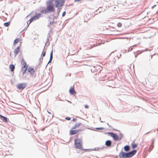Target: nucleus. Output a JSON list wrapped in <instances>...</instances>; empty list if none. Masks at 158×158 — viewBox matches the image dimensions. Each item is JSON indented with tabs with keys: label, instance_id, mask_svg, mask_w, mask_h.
<instances>
[{
	"label": "nucleus",
	"instance_id": "1",
	"mask_svg": "<svg viewBox=\"0 0 158 158\" xmlns=\"http://www.w3.org/2000/svg\"><path fill=\"white\" fill-rule=\"evenodd\" d=\"M53 0H49L46 2V7L41 10L42 14H47L48 13H53L55 11V8L53 3Z\"/></svg>",
	"mask_w": 158,
	"mask_h": 158
},
{
	"label": "nucleus",
	"instance_id": "2",
	"mask_svg": "<svg viewBox=\"0 0 158 158\" xmlns=\"http://www.w3.org/2000/svg\"><path fill=\"white\" fill-rule=\"evenodd\" d=\"M137 150H134L128 152H125L122 151L119 153V156L120 158H131L136 153Z\"/></svg>",
	"mask_w": 158,
	"mask_h": 158
},
{
	"label": "nucleus",
	"instance_id": "3",
	"mask_svg": "<svg viewBox=\"0 0 158 158\" xmlns=\"http://www.w3.org/2000/svg\"><path fill=\"white\" fill-rule=\"evenodd\" d=\"M82 141L80 139H76L74 140L75 148L77 149H81L83 148L82 146Z\"/></svg>",
	"mask_w": 158,
	"mask_h": 158
},
{
	"label": "nucleus",
	"instance_id": "4",
	"mask_svg": "<svg viewBox=\"0 0 158 158\" xmlns=\"http://www.w3.org/2000/svg\"><path fill=\"white\" fill-rule=\"evenodd\" d=\"M65 1L64 0H57L55 1V6L60 9V7L64 4Z\"/></svg>",
	"mask_w": 158,
	"mask_h": 158
},
{
	"label": "nucleus",
	"instance_id": "5",
	"mask_svg": "<svg viewBox=\"0 0 158 158\" xmlns=\"http://www.w3.org/2000/svg\"><path fill=\"white\" fill-rule=\"evenodd\" d=\"M108 134L111 137H113L114 141H116L119 140V137L116 133L112 132H109Z\"/></svg>",
	"mask_w": 158,
	"mask_h": 158
},
{
	"label": "nucleus",
	"instance_id": "6",
	"mask_svg": "<svg viewBox=\"0 0 158 158\" xmlns=\"http://www.w3.org/2000/svg\"><path fill=\"white\" fill-rule=\"evenodd\" d=\"M26 84L25 83H20L17 86V88L19 90H23L26 87Z\"/></svg>",
	"mask_w": 158,
	"mask_h": 158
},
{
	"label": "nucleus",
	"instance_id": "7",
	"mask_svg": "<svg viewBox=\"0 0 158 158\" xmlns=\"http://www.w3.org/2000/svg\"><path fill=\"white\" fill-rule=\"evenodd\" d=\"M27 71L30 73V75L31 76H33L35 72V71L33 68H31V67H30L28 68Z\"/></svg>",
	"mask_w": 158,
	"mask_h": 158
},
{
	"label": "nucleus",
	"instance_id": "8",
	"mask_svg": "<svg viewBox=\"0 0 158 158\" xmlns=\"http://www.w3.org/2000/svg\"><path fill=\"white\" fill-rule=\"evenodd\" d=\"M41 13H39L38 14H36V15L33 16V19L34 20H36L37 19H39L40 17H41Z\"/></svg>",
	"mask_w": 158,
	"mask_h": 158
},
{
	"label": "nucleus",
	"instance_id": "9",
	"mask_svg": "<svg viewBox=\"0 0 158 158\" xmlns=\"http://www.w3.org/2000/svg\"><path fill=\"white\" fill-rule=\"evenodd\" d=\"M21 64L23 65V66L22 67V69H24L26 67L27 68V63L23 59H22L21 60Z\"/></svg>",
	"mask_w": 158,
	"mask_h": 158
},
{
	"label": "nucleus",
	"instance_id": "10",
	"mask_svg": "<svg viewBox=\"0 0 158 158\" xmlns=\"http://www.w3.org/2000/svg\"><path fill=\"white\" fill-rule=\"evenodd\" d=\"M78 131V130H71L70 131L69 134L70 135H75L77 133Z\"/></svg>",
	"mask_w": 158,
	"mask_h": 158
},
{
	"label": "nucleus",
	"instance_id": "11",
	"mask_svg": "<svg viewBox=\"0 0 158 158\" xmlns=\"http://www.w3.org/2000/svg\"><path fill=\"white\" fill-rule=\"evenodd\" d=\"M112 143V142L110 140H107L105 142L106 145L108 147H110Z\"/></svg>",
	"mask_w": 158,
	"mask_h": 158
},
{
	"label": "nucleus",
	"instance_id": "12",
	"mask_svg": "<svg viewBox=\"0 0 158 158\" xmlns=\"http://www.w3.org/2000/svg\"><path fill=\"white\" fill-rule=\"evenodd\" d=\"M19 49L20 47L19 46H18L17 48L15 49L14 53L15 56H16L18 54L19 52Z\"/></svg>",
	"mask_w": 158,
	"mask_h": 158
},
{
	"label": "nucleus",
	"instance_id": "13",
	"mask_svg": "<svg viewBox=\"0 0 158 158\" xmlns=\"http://www.w3.org/2000/svg\"><path fill=\"white\" fill-rule=\"evenodd\" d=\"M81 124V123H76L74 126L72 127V129H74L78 128Z\"/></svg>",
	"mask_w": 158,
	"mask_h": 158
},
{
	"label": "nucleus",
	"instance_id": "14",
	"mask_svg": "<svg viewBox=\"0 0 158 158\" xmlns=\"http://www.w3.org/2000/svg\"><path fill=\"white\" fill-rule=\"evenodd\" d=\"M0 118L2 120L4 121L5 122H7L8 121V118L4 116H2L1 115H0Z\"/></svg>",
	"mask_w": 158,
	"mask_h": 158
},
{
	"label": "nucleus",
	"instance_id": "15",
	"mask_svg": "<svg viewBox=\"0 0 158 158\" xmlns=\"http://www.w3.org/2000/svg\"><path fill=\"white\" fill-rule=\"evenodd\" d=\"M124 149L125 151L128 152L130 150V146L128 145H126L124 146Z\"/></svg>",
	"mask_w": 158,
	"mask_h": 158
},
{
	"label": "nucleus",
	"instance_id": "16",
	"mask_svg": "<svg viewBox=\"0 0 158 158\" xmlns=\"http://www.w3.org/2000/svg\"><path fill=\"white\" fill-rule=\"evenodd\" d=\"M69 92L70 93L73 95L74 94L76 93V91L74 89L72 88L71 87L69 89Z\"/></svg>",
	"mask_w": 158,
	"mask_h": 158
},
{
	"label": "nucleus",
	"instance_id": "17",
	"mask_svg": "<svg viewBox=\"0 0 158 158\" xmlns=\"http://www.w3.org/2000/svg\"><path fill=\"white\" fill-rule=\"evenodd\" d=\"M155 139H153L152 140V144L150 148V151H152L154 148V143Z\"/></svg>",
	"mask_w": 158,
	"mask_h": 158
},
{
	"label": "nucleus",
	"instance_id": "18",
	"mask_svg": "<svg viewBox=\"0 0 158 158\" xmlns=\"http://www.w3.org/2000/svg\"><path fill=\"white\" fill-rule=\"evenodd\" d=\"M9 68L10 69L11 71L13 72L15 69V66L13 64H10L9 66Z\"/></svg>",
	"mask_w": 158,
	"mask_h": 158
},
{
	"label": "nucleus",
	"instance_id": "19",
	"mask_svg": "<svg viewBox=\"0 0 158 158\" xmlns=\"http://www.w3.org/2000/svg\"><path fill=\"white\" fill-rule=\"evenodd\" d=\"M131 145L132 149H134L137 147V144L136 143H134V142H133L131 144Z\"/></svg>",
	"mask_w": 158,
	"mask_h": 158
},
{
	"label": "nucleus",
	"instance_id": "20",
	"mask_svg": "<svg viewBox=\"0 0 158 158\" xmlns=\"http://www.w3.org/2000/svg\"><path fill=\"white\" fill-rule=\"evenodd\" d=\"M49 34H48V37L46 39V44L45 45H47L48 46L49 45Z\"/></svg>",
	"mask_w": 158,
	"mask_h": 158
},
{
	"label": "nucleus",
	"instance_id": "21",
	"mask_svg": "<svg viewBox=\"0 0 158 158\" xmlns=\"http://www.w3.org/2000/svg\"><path fill=\"white\" fill-rule=\"evenodd\" d=\"M10 25V22H8L5 23L4 24V25L6 27H8Z\"/></svg>",
	"mask_w": 158,
	"mask_h": 158
},
{
	"label": "nucleus",
	"instance_id": "22",
	"mask_svg": "<svg viewBox=\"0 0 158 158\" xmlns=\"http://www.w3.org/2000/svg\"><path fill=\"white\" fill-rule=\"evenodd\" d=\"M103 148H94L93 149H90V150H92V151H98L99 149H102Z\"/></svg>",
	"mask_w": 158,
	"mask_h": 158
},
{
	"label": "nucleus",
	"instance_id": "23",
	"mask_svg": "<svg viewBox=\"0 0 158 158\" xmlns=\"http://www.w3.org/2000/svg\"><path fill=\"white\" fill-rule=\"evenodd\" d=\"M53 50H52L50 53V59H51L52 60V59L53 58Z\"/></svg>",
	"mask_w": 158,
	"mask_h": 158
},
{
	"label": "nucleus",
	"instance_id": "24",
	"mask_svg": "<svg viewBox=\"0 0 158 158\" xmlns=\"http://www.w3.org/2000/svg\"><path fill=\"white\" fill-rule=\"evenodd\" d=\"M27 69V68L26 67L25 68V69H22V70L23 71V75L25 73H26V70Z\"/></svg>",
	"mask_w": 158,
	"mask_h": 158
},
{
	"label": "nucleus",
	"instance_id": "25",
	"mask_svg": "<svg viewBox=\"0 0 158 158\" xmlns=\"http://www.w3.org/2000/svg\"><path fill=\"white\" fill-rule=\"evenodd\" d=\"M19 41V39L18 38H17L14 40V44H16L18 43Z\"/></svg>",
	"mask_w": 158,
	"mask_h": 158
},
{
	"label": "nucleus",
	"instance_id": "26",
	"mask_svg": "<svg viewBox=\"0 0 158 158\" xmlns=\"http://www.w3.org/2000/svg\"><path fill=\"white\" fill-rule=\"evenodd\" d=\"M120 137L119 138V140H121L123 138V134L121 133L119 134Z\"/></svg>",
	"mask_w": 158,
	"mask_h": 158
},
{
	"label": "nucleus",
	"instance_id": "27",
	"mask_svg": "<svg viewBox=\"0 0 158 158\" xmlns=\"http://www.w3.org/2000/svg\"><path fill=\"white\" fill-rule=\"evenodd\" d=\"M96 129L97 130H103L105 129V128L104 127H97L96 128Z\"/></svg>",
	"mask_w": 158,
	"mask_h": 158
},
{
	"label": "nucleus",
	"instance_id": "28",
	"mask_svg": "<svg viewBox=\"0 0 158 158\" xmlns=\"http://www.w3.org/2000/svg\"><path fill=\"white\" fill-rule=\"evenodd\" d=\"M117 26L118 27H120L122 26V24L120 22L118 23L117 24Z\"/></svg>",
	"mask_w": 158,
	"mask_h": 158
},
{
	"label": "nucleus",
	"instance_id": "29",
	"mask_svg": "<svg viewBox=\"0 0 158 158\" xmlns=\"http://www.w3.org/2000/svg\"><path fill=\"white\" fill-rule=\"evenodd\" d=\"M33 20H34L33 19V17H32L29 20V24H30L32 22V21Z\"/></svg>",
	"mask_w": 158,
	"mask_h": 158
},
{
	"label": "nucleus",
	"instance_id": "30",
	"mask_svg": "<svg viewBox=\"0 0 158 158\" xmlns=\"http://www.w3.org/2000/svg\"><path fill=\"white\" fill-rule=\"evenodd\" d=\"M65 119L67 120H70L71 119L70 117H68L65 118Z\"/></svg>",
	"mask_w": 158,
	"mask_h": 158
},
{
	"label": "nucleus",
	"instance_id": "31",
	"mask_svg": "<svg viewBox=\"0 0 158 158\" xmlns=\"http://www.w3.org/2000/svg\"><path fill=\"white\" fill-rule=\"evenodd\" d=\"M158 73V72H156V73H153L152 74V75H157Z\"/></svg>",
	"mask_w": 158,
	"mask_h": 158
},
{
	"label": "nucleus",
	"instance_id": "32",
	"mask_svg": "<svg viewBox=\"0 0 158 158\" xmlns=\"http://www.w3.org/2000/svg\"><path fill=\"white\" fill-rule=\"evenodd\" d=\"M65 15H66V12L65 11H64L62 14V16L63 17H64Z\"/></svg>",
	"mask_w": 158,
	"mask_h": 158
},
{
	"label": "nucleus",
	"instance_id": "33",
	"mask_svg": "<svg viewBox=\"0 0 158 158\" xmlns=\"http://www.w3.org/2000/svg\"><path fill=\"white\" fill-rule=\"evenodd\" d=\"M133 47H131L129 48V49L128 50V52H129L130 50L131 51L132 50Z\"/></svg>",
	"mask_w": 158,
	"mask_h": 158
},
{
	"label": "nucleus",
	"instance_id": "34",
	"mask_svg": "<svg viewBox=\"0 0 158 158\" xmlns=\"http://www.w3.org/2000/svg\"><path fill=\"white\" fill-rule=\"evenodd\" d=\"M45 54H46V52H43V53L42 54V56L43 57H44L45 56Z\"/></svg>",
	"mask_w": 158,
	"mask_h": 158
},
{
	"label": "nucleus",
	"instance_id": "35",
	"mask_svg": "<svg viewBox=\"0 0 158 158\" xmlns=\"http://www.w3.org/2000/svg\"><path fill=\"white\" fill-rule=\"evenodd\" d=\"M52 60L51 59H49V61L48 62V64H47V65L49 63L51 62L52 61Z\"/></svg>",
	"mask_w": 158,
	"mask_h": 158
},
{
	"label": "nucleus",
	"instance_id": "36",
	"mask_svg": "<svg viewBox=\"0 0 158 158\" xmlns=\"http://www.w3.org/2000/svg\"><path fill=\"white\" fill-rule=\"evenodd\" d=\"M77 119L76 118H73L72 120V121H73L74 122H76L77 121Z\"/></svg>",
	"mask_w": 158,
	"mask_h": 158
},
{
	"label": "nucleus",
	"instance_id": "37",
	"mask_svg": "<svg viewBox=\"0 0 158 158\" xmlns=\"http://www.w3.org/2000/svg\"><path fill=\"white\" fill-rule=\"evenodd\" d=\"M60 10H59V11H57V17H58L59 15V13H60Z\"/></svg>",
	"mask_w": 158,
	"mask_h": 158
},
{
	"label": "nucleus",
	"instance_id": "38",
	"mask_svg": "<svg viewBox=\"0 0 158 158\" xmlns=\"http://www.w3.org/2000/svg\"><path fill=\"white\" fill-rule=\"evenodd\" d=\"M84 107L85 108H88V106L87 105H85L84 106Z\"/></svg>",
	"mask_w": 158,
	"mask_h": 158
},
{
	"label": "nucleus",
	"instance_id": "39",
	"mask_svg": "<svg viewBox=\"0 0 158 158\" xmlns=\"http://www.w3.org/2000/svg\"><path fill=\"white\" fill-rule=\"evenodd\" d=\"M156 5H154L152 7V9H153V8H155V7H156Z\"/></svg>",
	"mask_w": 158,
	"mask_h": 158
},
{
	"label": "nucleus",
	"instance_id": "40",
	"mask_svg": "<svg viewBox=\"0 0 158 158\" xmlns=\"http://www.w3.org/2000/svg\"><path fill=\"white\" fill-rule=\"evenodd\" d=\"M107 124L110 128H111L112 127L110 125H109L108 123H107Z\"/></svg>",
	"mask_w": 158,
	"mask_h": 158
},
{
	"label": "nucleus",
	"instance_id": "41",
	"mask_svg": "<svg viewBox=\"0 0 158 158\" xmlns=\"http://www.w3.org/2000/svg\"><path fill=\"white\" fill-rule=\"evenodd\" d=\"M81 0H74L76 2V1H77V2H79L80 1H81Z\"/></svg>",
	"mask_w": 158,
	"mask_h": 158
},
{
	"label": "nucleus",
	"instance_id": "42",
	"mask_svg": "<svg viewBox=\"0 0 158 158\" xmlns=\"http://www.w3.org/2000/svg\"><path fill=\"white\" fill-rule=\"evenodd\" d=\"M51 23H52V22H50V24H49V25H48V27H49V25H50L51 24Z\"/></svg>",
	"mask_w": 158,
	"mask_h": 158
},
{
	"label": "nucleus",
	"instance_id": "43",
	"mask_svg": "<svg viewBox=\"0 0 158 158\" xmlns=\"http://www.w3.org/2000/svg\"><path fill=\"white\" fill-rule=\"evenodd\" d=\"M83 150H89V149H83Z\"/></svg>",
	"mask_w": 158,
	"mask_h": 158
},
{
	"label": "nucleus",
	"instance_id": "44",
	"mask_svg": "<svg viewBox=\"0 0 158 158\" xmlns=\"http://www.w3.org/2000/svg\"><path fill=\"white\" fill-rule=\"evenodd\" d=\"M67 101H68L69 102V103H71V102H70V101H68V100H67Z\"/></svg>",
	"mask_w": 158,
	"mask_h": 158
},
{
	"label": "nucleus",
	"instance_id": "45",
	"mask_svg": "<svg viewBox=\"0 0 158 158\" xmlns=\"http://www.w3.org/2000/svg\"><path fill=\"white\" fill-rule=\"evenodd\" d=\"M100 122L101 123H103L104 122L102 121H100Z\"/></svg>",
	"mask_w": 158,
	"mask_h": 158
},
{
	"label": "nucleus",
	"instance_id": "46",
	"mask_svg": "<svg viewBox=\"0 0 158 158\" xmlns=\"http://www.w3.org/2000/svg\"><path fill=\"white\" fill-rule=\"evenodd\" d=\"M48 113L51 114V113L50 112H48Z\"/></svg>",
	"mask_w": 158,
	"mask_h": 158
},
{
	"label": "nucleus",
	"instance_id": "47",
	"mask_svg": "<svg viewBox=\"0 0 158 158\" xmlns=\"http://www.w3.org/2000/svg\"><path fill=\"white\" fill-rule=\"evenodd\" d=\"M118 156H116V158H117V157H118Z\"/></svg>",
	"mask_w": 158,
	"mask_h": 158
},
{
	"label": "nucleus",
	"instance_id": "48",
	"mask_svg": "<svg viewBox=\"0 0 158 158\" xmlns=\"http://www.w3.org/2000/svg\"><path fill=\"white\" fill-rule=\"evenodd\" d=\"M150 74H151V73H150L149 74V75H150Z\"/></svg>",
	"mask_w": 158,
	"mask_h": 158
},
{
	"label": "nucleus",
	"instance_id": "49",
	"mask_svg": "<svg viewBox=\"0 0 158 158\" xmlns=\"http://www.w3.org/2000/svg\"><path fill=\"white\" fill-rule=\"evenodd\" d=\"M135 45H134V46H134H134H135Z\"/></svg>",
	"mask_w": 158,
	"mask_h": 158
},
{
	"label": "nucleus",
	"instance_id": "50",
	"mask_svg": "<svg viewBox=\"0 0 158 158\" xmlns=\"http://www.w3.org/2000/svg\"><path fill=\"white\" fill-rule=\"evenodd\" d=\"M101 118L100 117V119H101Z\"/></svg>",
	"mask_w": 158,
	"mask_h": 158
},
{
	"label": "nucleus",
	"instance_id": "51",
	"mask_svg": "<svg viewBox=\"0 0 158 158\" xmlns=\"http://www.w3.org/2000/svg\"><path fill=\"white\" fill-rule=\"evenodd\" d=\"M152 58V56L151 58Z\"/></svg>",
	"mask_w": 158,
	"mask_h": 158
},
{
	"label": "nucleus",
	"instance_id": "52",
	"mask_svg": "<svg viewBox=\"0 0 158 158\" xmlns=\"http://www.w3.org/2000/svg\"><path fill=\"white\" fill-rule=\"evenodd\" d=\"M157 48H158V47Z\"/></svg>",
	"mask_w": 158,
	"mask_h": 158
}]
</instances>
